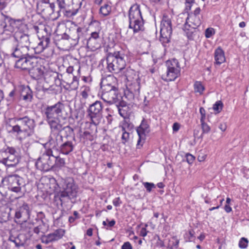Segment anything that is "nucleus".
Wrapping results in <instances>:
<instances>
[{"instance_id": "f704fd0d", "label": "nucleus", "mask_w": 249, "mask_h": 249, "mask_svg": "<svg viewBox=\"0 0 249 249\" xmlns=\"http://www.w3.org/2000/svg\"><path fill=\"white\" fill-rule=\"evenodd\" d=\"M190 18L192 19L191 22L192 24V29H196L201 25V21L199 17L190 16Z\"/></svg>"}, {"instance_id": "f257e3e1", "label": "nucleus", "mask_w": 249, "mask_h": 249, "mask_svg": "<svg viewBox=\"0 0 249 249\" xmlns=\"http://www.w3.org/2000/svg\"><path fill=\"white\" fill-rule=\"evenodd\" d=\"M44 114L50 128H58L66 126L61 123V120H66L68 118L69 113L61 102H58L54 105L47 107Z\"/></svg>"}, {"instance_id": "0e129e2a", "label": "nucleus", "mask_w": 249, "mask_h": 249, "mask_svg": "<svg viewBox=\"0 0 249 249\" xmlns=\"http://www.w3.org/2000/svg\"><path fill=\"white\" fill-rule=\"evenodd\" d=\"M13 238H14L12 237H10L9 238V240L12 242H14L15 244L16 247H19L20 246V244L19 243H18L15 239Z\"/></svg>"}, {"instance_id": "ddd939ff", "label": "nucleus", "mask_w": 249, "mask_h": 249, "mask_svg": "<svg viewBox=\"0 0 249 249\" xmlns=\"http://www.w3.org/2000/svg\"><path fill=\"white\" fill-rule=\"evenodd\" d=\"M37 10L45 16H49L55 11V5L53 0H41L37 3Z\"/></svg>"}, {"instance_id": "13d9d810", "label": "nucleus", "mask_w": 249, "mask_h": 249, "mask_svg": "<svg viewBox=\"0 0 249 249\" xmlns=\"http://www.w3.org/2000/svg\"><path fill=\"white\" fill-rule=\"evenodd\" d=\"M7 5V3L4 0H0V10L4 9Z\"/></svg>"}, {"instance_id": "49530a36", "label": "nucleus", "mask_w": 249, "mask_h": 249, "mask_svg": "<svg viewBox=\"0 0 249 249\" xmlns=\"http://www.w3.org/2000/svg\"><path fill=\"white\" fill-rule=\"evenodd\" d=\"M199 112L201 115L200 119V122L204 121L206 119V111L205 109L203 107H201L199 108Z\"/></svg>"}, {"instance_id": "e433bc0d", "label": "nucleus", "mask_w": 249, "mask_h": 249, "mask_svg": "<svg viewBox=\"0 0 249 249\" xmlns=\"http://www.w3.org/2000/svg\"><path fill=\"white\" fill-rule=\"evenodd\" d=\"M110 11V7L108 4H105L101 7L100 11V13L104 16H107L109 14Z\"/></svg>"}, {"instance_id": "bb28decb", "label": "nucleus", "mask_w": 249, "mask_h": 249, "mask_svg": "<svg viewBox=\"0 0 249 249\" xmlns=\"http://www.w3.org/2000/svg\"><path fill=\"white\" fill-rule=\"evenodd\" d=\"M107 67L110 71H113L114 73H119L123 71L125 68L124 65L122 64V66H119L120 63H107Z\"/></svg>"}, {"instance_id": "c756f323", "label": "nucleus", "mask_w": 249, "mask_h": 249, "mask_svg": "<svg viewBox=\"0 0 249 249\" xmlns=\"http://www.w3.org/2000/svg\"><path fill=\"white\" fill-rule=\"evenodd\" d=\"M87 47L91 51H94L100 47L98 40L89 38L87 41Z\"/></svg>"}, {"instance_id": "3c124183", "label": "nucleus", "mask_w": 249, "mask_h": 249, "mask_svg": "<svg viewBox=\"0 0 249 249\" xmlns=\"http://www.w3.org/2000/svg\"><path fill=\"white\" fill-rule=\"evenodd\" d=\"M113 204L116 207L119 206L122 204L120 198L119 197L114 198L113 200Z\"/></svg>"}, {"instance_id": "473e14b6", "label": "nucleus", "mask_w": 249, "mask_h": 249, "mask_svg": "<svg viewBox=\"0 0 249 249\" xmlns=\"http://www.w3.org/2000/svg\"><path fill=\"white\" fill-rule=\"evenodd\" d=\"M99 124H95L93 122H87L85 123V129L86 130H89L91 133H96L97 132V126Z\"/></svg>"}, {"instance_id": "69168bd1", "label": "nucleus", "mask_w": 249, "mask_h": 249, "mask_svg": "<svg viewBox=\"0 0 249 249\" xmlns=\"http://www.w3.org/2000/svg\"><path fill=\"white\" fill-rule=\"evenodd\" d=\"M200 8L199 7L196 8L195 10L194 11L193 16H197L198 17V15L200 12Z\"/></svg>"}, {"instance_id": "774afa93", "label": "nucleus", "mask_w": 249, "mask_h": 249, "mask_svg": "<svg viewBox=\"0 0 249 249\" xmlns=\"http://www.w3.org/2000/svg\"><path fill=\"white\" fill-rule=\"evenodd\" d=\"M219 129H220L222 131H224L227 128L226 124H220L219 126Z\"/></svg>"}, {"instance_id": "dca6fc26", "label": "nucleus", "mask_w": 249, "mask_h": 249, "mask_svg": "<svg viewBox=\"0 0 249 249\" xmlns=\"http://www.w3.org/2000/svg\"><path fill=\"white\" fill-rule=\"evenodd\" d=\"M11 42L17 43V47L27 48L30 44L29 36L21 33H16L13 37L10 38Z\"/></svg>"}, {"instance_id": "423d86ee", "label": "nucleus", "mask_w": 249, "mask_h": 249, "mask_svg": "<svg viewBox=\"0 0 249 249\" xmlns=\"http://www.w3.org/2000/svg\"><path fill=\"white\" fill-rule=\"evenodd\" d=\"M19 157L14 147L7 146L0 150V163L8 167H14L19 162Z\"/></svg>"}, {"instance_id": "4c0bfd02", "label": "nucleus", "mask_w": 249, "mask_h": 249, "mask_svg": "<svg viewBox=\"0 0 249 249\" xmlns=\"http://www.w3.org/2000/svg\"><path fill=\"white\" fill-rule=\"evenodd\" d=\"M65 162L64 159L61 158L58 156H55L54 166L56 167H62L64 165Z\"/></svg>"}, {"instance_id": "aec40b11", "label": "nucleus", "mask_w": 249, "mask_h": 249, "mask_svg": "<svg viewBox=\"0 0 249 249\" xmlns=\"http://www.w3.org/2000/svg\"><path fill=\"white\" fill-rule=\"evenodd\" d=\"M116 81V79L113 75H109L106 77L103 78L101 82V88L102 90L105 89H112L115 88L114 84Z\"/></svg>"}, {"instance_id": "c9c22d12", "label": "nucleus", "mask_w": 249, "mask_h": 249, "mask_svg": "<svg viewBox=\"0 0 249 249\" xmlns=\"http://www.w3.org/2000/svg\"><path fill=\"white\" fill-rule=\"evenodd\" d=\"M194 90L195 92H198L200 94H202L205 88L200 81H196L194 85Z\"/></svg>"}, {"instance_id": "c03bdc74", "label": "nucleus", "mask_w": 249, "mask_h": 249, "mask_svg": "<svg viewBox=\"0 0 249 249\" xmlns=\"http://www.w3.org/2000/svg\"><path fill=\"white\" fill-rule=\"evenodd\" d=\"M50 43V38L48 37H46L43 39L42 41H40V42L38 44V46H40V47H43V49L44 50L46 48L49 43Z\"/></svg>"}, {"instance_id": "7c9ffc66", "label": "nucleus", "mask_w": 249, "mask_h": 249, "mask_svg": "<svg viewBox=\"0 0 249 249\" xmlns=\"http://www.w3.org/2000/svg\"><path fill=\"white\" fill-rule=\"evenodd\" d=\"M82 29L81 28H77L76 31V36H73L72 37H70V42L71 45H75L77 43L78 39L82 35Z\"/></svg>"}, {"instance_id": "6ab92c4d", "label": "nucleus", "mask_w": 249, "mask_h": 249, "mask_svg": "<svg viewBox=\"0 0 249 249\" xmlns=\"http://www.w3.org/2000/svg\"><path fill=\"white\" fill-rule=\"evenodd\" d=\"M47 83L50 84L49 88H45L43 86L44 90H48L54 83L56 86H60L61 85V80L58 78V74L57 72L46 73L44 78Z\"/></svg>"}, {"instance_id": "bf43d9fd", "label": "nucleus", "mask_w": 249, "mask_h": 249, "mask_svg": "<svg viewBox=\"0 0 249 249\" xmlns=\"http://www.w3.org/2000/svg\"><path fill=\"white\" fill-rule=\"evenodd\" d=\"M42 242L46 244H48L50 242H52V240H51V239L49 238V236L48 235L45 236L42 238Z\"/></svg>"}, {"instance_id": "6e6d98bb", "label": "nucleus", "mask_w": 249, "mask_h": 249, "mask_svg": "<svg viewBox=\"0 0 249 249\" xmlns=\"http://www.w3.org/2000/svg\"><path fill=\"white\" fill-rule=\"evenodd\" d=\"M199 133H200L199 130L195 129L194 132V136L195 138L197 139L201 138L202 137L203 133H202L200 134Z\"/></svg>"}, {"instance_id": "7ed1b4c3", "label": "nucleus", "mask_w": 249, "mask_h": 249, "mask_svg": "<svg viewBox=\"0 0 249 249\" xmlns=\"http://www.w3.org/2000/svg\"><path fill=\"white\" fill-rule=\"evenodd\" d=\"M56 185L58 188L61 189L59 196L61 202L64 198L67 197L69 199H71L77 196L78 187L72 178H67L65 179H61L59 184L57 183Z\"/></svg>"}, {"instance_id": "338daca9", "label": "nucleus", "mask_w": 249, "mask_h": 249, "mask_svg": "<svg viewBox=\"0 0 249 249\" xmlns=\"http://www.w3.org/2000/svg\"><path fill=\"white\" fill-rule=\"evenodd\" d=\"M224 209L227 213H230L232 211L231 208L229 204H226L224 207Z\"/></svg>"}, {"instance_id": "412c9836", "label": "nucleus", "mask_w": 249, "mask_h": 249, "mask_svg": "<svg viewBox=\"0 0 249 249\" xmlns=\"http://www.w3.org/2000/svg\"><path fill=\"white\" fill-rule=\"evenodd\" d=\"M30 216L29 207L27 204L24 203L20 207L15 213V217L19 219L22 217L29 219Z\"/></svg>"}, {"instance_id": "58836bf2", "label": "nucleus", "mask_w": 249, "mask_h": 249, "mask_svg": "<svg viewBox=\"0 0 249 249\" xmlns=\"http://www.w3.org/2000/svg\"><path fill=\"white\" fill-rule=\"evenodd\" d=\"M223 103L221 101L216 102L213 105V109L217 113H219L222 109Z\"/></svg>"}, {"instance_id": "1a4fd4ad", "label": "nucleus", "mask_w": 249, "mask_h": 249, "mask_svg": "<svg viewBox=\"0 0 249 249\" xmlns=\"http://www.w3.org/2000/svg\"><path fill=\"white\" fill-rule=\"evenodd\" d=\"M126 79L128 81L131 82L129 85L130 89H127L124 91V98L128 100L131 103H134L135 102V98L134 96V91L139 92L140 89V79L138 75L134 74V77H132L131 76L128 75V72L125 73Z\"/></svg>"}, {"instance_id": "5701e85b", "label": "nucleus", "mask_w": 249, "mask_h": 249, "mask_svg": "<svg viewBox=\"0 0 249 249\" xmlns=\"http://www.w3.org/2000/svg\"><path fill=\"white\" fill-rule=\"evenodd\" d=\"M54 4L55 2L57 4L59 10L57 12L59 13L60 12L63 13H66L67 16H71L74 15V13L71 12L70 10L69 9V6L67 4L64 0H53Z\"/></svg>"}, {"instance_id": "603ef678", "label": "nucleus", "mask_w": 249, "mask_h": 249, "mask_svg": "<svg viewBox=\"0 0 249 249\" xmlns=\"http://www.w3.org/2000/svg\"><path fill=\"white\" fill-rule=\"evenodd\" d=\"M122 249H132V247L129 242H126L122 246Z\"/></svg>"}, {"instance_id": "20e7f679", "label": "nucleus", "mask_w": 249, "mask_h": 249, "mask_svg": "<svg viewBox=\"0 0 249 249\" xmlns=\"http://www.w3.org/2000/svg\"><path fill=\"white\" fill-rule=\"evenodd\" d=\"M128 28L133 29L134 33L144 31V21L139 4L135 3L131 6L128 12Z\"/></svg>"}, {"instance_id": "2f4dec72", "label": "nucleus", "mask_w": 249, "mask_h": 249, "mask_svg": "<svg viewBox=\"0 0 249 249\" xmlns=\"http://www.w3.org/2000/svg\"><path fill=\"white\" fill-rule=\"evenodd\" d=\"M21 96L24 100H31L32 98V92L29 87L22 90Z\"/></svg>"}, {"instance_id": "5fc2aeb1", "label": "nucleus", "mask_w": 249, "mask_h": 249, "mask_svg": "<svg viewBox=\"0 0 249 249\" xmlns=\"http://www.w3.org/2000/svg\"><path fill=\"white\" fill-rule=\"evenodd\" d=\"M1 16H3L4 18V20H7L10 23V25L15 22V20H14L13 19L8 17V16L4 15L2 13H1Z\"/></svg>"}, {"instance_id": "a878e982", "label": "nucleus", "mask_w": 249, "mask_h": 249, "mask_svg": "<svg viewBox=\"0 0 249 249\" xmlns=\"http://www.w3.org/2000/svg\"><path fill=\"white\" fill-rule=\"evenodd\" d=\"M65 233V231L62 229L55 230L53 232L48 234L49 238L52 241H54L61 239Z\"/></svg>"}, {"instance_id": "4468645a", "label": "nucleus", "mask_w": 249, "mask_h": 249, "mask_svg": "<svg viewBox=\"0 0 249 249\" xmlns=\"http://www.w3.org/2000/svg\"><path fill=\"white\" fill-rule=\"evenodd\" d=\"M178 63H170L167 66V71L165 75H162V79L165 81L175 80L180 75V68Z\"/></svg>"}, {"instance_id": "f03ea898", "label": "nucleus", "mask_w": 249, "mask_h": 249, "mask_svg": "<svg viewBox=\"0 0 249 249\" xmlns=\"http://www.w3.org/2000/svg\"><path fill=\"white\" fill-rule=\"evenodd\" d=\"M16 124L12 126V132L16 133L20 140L32 136L35 133L36 121L33 118L26 115L14 118Z\"/></svg>"}, {"instance_id": "cd10ccee", "label": "nucleus", "mask_w": 249, "mask_h": 249, "mask_svg": "<svg viewBox=\"0 0 249 249\" xmlns=\"http://www.w3.org/2000/svg\"><path fill=\"white\" fill-rule=\"evenodd\" d=\"M214 58L215 62H225L226 61L224 52L220 47L215 51Z\"/></svg>"}, {"instance_id": "39448f33", "label": "nucleus", "mask_w": 249, "mask_h": 249, "mask_svg": "<svg viewBox=\"0 0 249 249\" xmlns=\"http://www.w3.org/2000/svg\"><path fill=\"white\" fill-rule=\"evenodd\" d=\"M52 135L54 138H51L49 142L50 146L51 148L57 150L63 142V137L61 134L62 131H64L66 134V138L68 136L73 135L72 139L75 141V136L73 133V129L69 125H66L65 127H58V128H50Z\"/></svg>"}, {"instance_id": "79ce46f5", "label": "nucleus", "mask_w": 249, "mask_h": 249, "mask_svg": "<svg viewBox=\"0 0 249 249\" xmlns=\"http://www.w3.org/2000/svg\"><path fill=\"white\" fill-rule=\"evenodd\" d=\"M202 133H208L211 130V127L204 121L200 122Z\"/></svg>"}, {"instance_id": "a211bd4d", "label": "nucleus", "mask_w": 249, "mask_h": 249, "mask_svg": "<svg viewBox=\"0 0 249 249\" xmlns=\"http://www.w3.org/2000/svg\"><path fill=\"white\" fill-rule=\"evenodd\" d=\"M18 47L17 46V47L14 49L13 52L11 53L13 57L18 59L16 61V62H18L23 59H25L24 62H27V61L32 59H34L35 62H38L41 60V58L40 57L23 53L20 48H18Z\"/></svg>"}, {"instance_id": "9b49d317", "label": "nucleus", "mask_w": 249, "mask_h": 249, "mask_svg": "<svg viewBox=\"0 0 249 249\" xmlns=\"http://www.w3.org/2000/svg\"><path fill=\"white\" fill-rule=\"evenodd\" d=\"M160 37V40L162 43H167L170 41L172 33V23L167 16L164 15L161 22Z\"/></svg>"}, {"instance_id": "a18cd8bd", "label": "nucleus", "mask_w": 249, "mask_h": 249, "mask_svg": "<svg viewBox=\"0 0 249 249\" xmlns=\"http://www.w3.org/2000/svg\"><path fill=\"white\" fill-rule=\"evenodd\" d=\"M129 138V132L123 131V134L122 136V143L125 144L126 142H127Z\"/></svg>"}, {"instance_id": "4be33fe9", "label": "nucleus", "mask_w": 249, "mask_h": 249, "mask_svg": "<svg viewBox=\"0 0 249 249\" xmlns=\"http://www.w3.org/2000/svg\"><path fill=\"white\" fill-rule=\"evenodd\" d=\"M75 144L71 141L63 142L57 151L64 155H68L74 148Z\"/></svg>"}, {"instance_id": "864d4df0", "label": "nucleus", "mask_w": 249, "mask_h": 249, "mask_svg": "<svg viewBox=\"0 0 249 249\" xmlns=\"http://www.w3.org/2000/svg\"><path fill=\"white\" fill-rule=\"evenodd\" d=\"M72 79H73V81L70 84V85H74V88L77 87L78 85V78L75 76H73Z\"/></svg>"}, {"instance_id": "e2e57ef3", "label": "nucleus", "mask_w": 249, "mask_h": 249, "mask_svg": "<svg viewBox=\"0 0 249 249\" xmlns=\"http://www.w3.org/2000/svg\"><path fill=\"white\" fill-rule=\"evenodd\" d=\"M147 231L145 228H142L140 231V235L143 237L147 235Z\"/></svg>"}, {"instance_id": "052dcab7", "label": "nucleus", "mask_w": 249, "mask_h": 249, "mask_svg": "<svg viewBox=\"0 0 249 249\" xmlns=\"http://www.w3.org/2000/svg\"><path fill=\"white\" fill-rule=\"evenodd\" d=\"M180 127V125L178 123H175L173 125V130L174 131H178Z\"/></svg>"}, {"instance_id": "2eb2a0df", "label": "nucleus", "mask_w": 249, "mask_h": 249, "mask_svg": "<svg viewBox=\"0 0 249 249\" xmlns=\"http://www.w3.org/2000/svg\"><path fill=\"white\" fill-rule=\"evenodd\" d=\"M116 45L114 41H110L108 44L106 46V52H107V61L109 62H114L116 61L117 62L120 60V61L123 60V57L120 55L119 51H115L114 48Z\"/></svg>"}, {"instance_id": "ea45409f", "label": "nucleus", "mask_w": 249, "mask_h": 249, "mask_svg": "<svg viewBox=\"0 0 249 249\" xmlns=\"http://www.w3.org/2000/svg\"><path fill=\"white\" fill-rule=\"evenodd\" d=\"M95 133H91L89 130H85L83 133V137L89 141H92L93 140V136L95 134Z\"/></svg>"}, {"instance_id": "a19ab883", "label": "nucleus", "mask_w": 249, "mask_h": 249, "mask_svg": "<svg viewBox=\"0 0 249 249\" xmlns=\"http://www.w3.org/2000/svg\"><path fill=\"white\" fill-rule=\"evenodd\" d=\"M248 243L249 241L247 238L242 237L239 241V247L241 249H246L248 247Z\"/></svg>"}, {"instance_id": "4d7b16f0", "label": "nucleus", "mask_w": 249, "mask_h": 249, "mask_svg": "<svg viewBox=\"0 0 249 249\" xmlns=\"http://www.w3.org/2000/svg\"><path fill=\"white\" fill-rule=\"evenodd\" d=\"M89 38H92V39H96V40H99V34L97 32H92L91 34V36H90V37Z\"/></svg>"}, {"instance_id": "09e8293b", "label": "nucleus", "mask_w": 249, "mask_h": 249, "mask_svg": "<svg viewBox=\"0 0 249 249\" xmlns=\"http://www.w3.org/2000/svg\"><path fill=\"white\" fill-rule=\"evenodd\" d=\"M186 161L189 164H192L195 160V157L192 155L187 153L186 155Z\"/></svg>"}, {"instance_id": "72a5a7b5", "label": "nucleus", "mask_w": 249, "mask_h": 249, "mask_svg": "<svg viewBox=\"0 0 249 249\" xmlns=\"http://www.w3.org/2000/svg\"><path fill=\"white\" fill-rule=\"evenodd\" d=\"M133 127L134 125L130 122L129 120L128 119H125L122 125V131L129 132L133 129Z\"/></svg>"}, {"instance_id": "8fccbe9b", "label": "nucleus", "mask_w": 249, "mask_h": 249, "mask_svg": "<svg viewBox=\"0 0 249 249\" xmlns=\"http://www.w3.org/2000/svg\"><path fill=\"white\" fill-rule=\"evenodd\" d=\"M213 34V28H207L205 31V36L207 38L210 37Z\"/></svg>"}, {"instance_id": "9d476101", "label": "nucleus", "mask_w": 249, "mask_h": 249, "mask_svg": "<svg viewBox=\"0 0 249 249\" xmlns=\"http://www.w3.org/2000/svg\"><path fill=\"white\" fill-rule=\"evenodd\" d=\"M87 117L95 124H100L102 118L103 105L101 101H96L90 105L88 109Z\"/></svg>"}, {"instance_id": "6e6552de", "label": "nucleus", "mask_w": 249, "mask_h": 249, "mask_svg": "<svg viewBox=\"0 0 249 249\" xmlns=\"http://www.w3.org/2000/svg\"><path fill=\"white\" fill-rule=\"evenodd\" d=\"M55 156L53 155L51 149L46 150L37 160L36 168L42 171L47 172L54 166Z\"/></svg>"}, {"instance_id": "393cba45", "label": "nucleus", "mask_w": 249, "mask_h": 249, "mask_svg": "<svg viewBox=\"0 0 249 249\" xmlns=\"http://www.w3.org/2000/svg\"><path fill=\"white\" fill-rule=\"evenodd\" d=\"M127 104L126 101L123 100L116 105L119 114L124 118L127 116Z\"/></svg>"}, {"instance_id": "f8f14e48", "label": "nucleus", "mask_w": 249, "mask_h": 249, "mask_svg": "<svg viewBox=\"0 0 249 249\" xmlns=\"http://www.w3.org/2000/svg\"><path fill=\"white\" fill-rule=\"evenodd\" d=\"M101 98L105 102L109 104L118 103L123 99L116 87L112 89L108 88V89L102 90Z\"/></svg>"}, {"instance_id": "c85d7f7f", "label": "nucleus", "mask_w": 249, "mask_h": 249, "mask_svg": "<svg viewBox=\"0 0 249 249\" xmlns=\"http://www.w3.org/2000/svg\"><path fill=\"white\" fill-rule=\"evenodd\" d=\"M189 19V17L186 18V22L184 25L183 30L186 33L187 37L191 39L192 37L194 31L195 29H192V24H189L188 20Z\"/></svg>"}, {"instance_id": "b1692460", "label": "nucleus", "mask_w": 249, "mask_h": 249, "mask_svg": "<svg viewBox=\"0 0 249 249\" xmlns=\"http://www.w3.org/2000/svg\"><path fill=\"white\" fill-rule=\"evenodd\" d=\"M29 73L35 79H39L44 73V70L41 66H36L29 69Z\"/></svg>"}, {"instance_id": "0eeeda50", "label": "nucleus", "mask_w": 249, "mask_h": 249, "mask_svg": "<svg viewBox=\"0 0 249 249\" xmlns=\"http://www.w3.org/2000/svg\"><path fill=\"white\" fill-rule=\"evenodd\" d=\"M8 188L12 192L18 193L21 196L27 192L26 183L23 178L17 175L9 176L6 179Z\"/></svg>"}, {"instance_id": "de8ad7c7", "label": "nucleus", "mask_w": 249, "mask_h": 249, "mask_svg": "<svg viewBox=\"0 0 249 249\" xmlns=\"http://www.w3.org/2000/svg\"><path fill=\"white\" fill-rule=\"evenodd\" d=\"M23 63H15L14 67L16 68L20 69L22 71H29V68L23 66Z\"/></svg>"}, {"instance_id": "f3484780", "label": "nucleus", "mask_w": 249, "mask_h": 249, "mask_svg": "<svg viewBox=\"0 0 249 249\" xmlns=\"http://www.w3.org/2000/svg\"><path fill=\"white\" fill-rule=\"evenodd\" d=\"M136 131L139 137L137 142V148H140L142 145L140 143L142 141H144L146 134L150 131L149 126L147 121L143 119L140 126L137 127Z\"/></svg>"}, {"instance_id": "37998d69", "label": "nucleus", "mask_w": 249, "mask_h": 249, "mask_svg": "<svg viewBox=\"0 0 249 249\" xmlns=\"http://www.w3.org/2000/svg\"><path fill=\"white\" fill-rule=\"evenodd\" d=\"M143 185L144 187L146 188V191L148 192H150L152 191V189L156 188V185L153 183H149V182H143Z\"/></svg>"}, {"instance_id": "680f3d73", "label": "nucleus", "mask_w": 249, "mask_h": 249, "mask_svg": "<svg viewBox=\"0 0 249 249\" xmlns=\"http://www.w3.org/2000/svg\"><path fill=\"white\" fill-rule=\"evenodd\" d=\"M34 49L36 53H40L44 50L43 47H40V46H37Z\"/></svg>"}]
</instances>
